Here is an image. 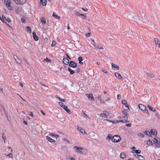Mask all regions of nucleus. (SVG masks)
<instances>
[{"mask_svg":"<svg viewBox=\"0 0 160 160\" xmlns=\"http://www.w3.org/2000/svg\"><path fill=\"white\" fill-rule=\"evenodd\" d=\"M149 78H153L154 77V75L152 73H149L147 72H145Z\"/></svg>","mask_w":160,"mask_h":160,"instance_id":"18","label":"nucleus"},{"mask_svg":"<svg viewBox=\"0 0 160 160\" xmlns=\"http://www.w3.org/2000/svg\"><path fill=\"white\" fill-rule=\"evenodd\" d=\"M120 157L122 158H124L126 157V154L123 152H122L120 154Z\"/></svg>","mask_w":160,"mask_h":160,"instance_id":"30","label":"nucleus"},{"mask_svg":"<svg viewBox=\"0 0 160 160\" xmlns=\"http://www.w3.org/2000/svg\"><path fill=\"white\" fill-rule=\"evenodd\" d=\"M134 156L135 157L138 159L139 160H144L145 158L143 156L138 154H135L134 155Z\"/></svg>","mask_w":160,"mask_h":160,"instance_id":"8","label":"nucleus"},{"mask_svg":"<svg viewBox=\"0 0 160 160\" xmlns=\"http://www.w3.org/2000/svg\"><path fill=\"white\" fill-rule=\"evenodd\" d=\"M55 97H56V98H58L60 101H61L62 102H64L65 101V100L64 99H62L58 95H56L55 96Z\"/></svg>","mask_w":160,"mask_h":160,"instance_id":"26","label":"nucleus"},{"mask_svg":"<svg viewBox=\"0 0 160 160\" xmlns=\"http://www.w3.org/2000/svg\"><path fill=\"white\" fill-rule=\"evenodd\" d=\"M121 140V137L118 135H115L112 138V141L115 142H118Z\"/></svg>","mask_w":160,"mask_h":160,"instance_id":"3","label":"nucleus"},{"mask_svg":"<svg viewBox=\"0 0 160 160\" xmlns=\"http://www.w3.org/2000/svg\"><path fill=\"white\" fill-rule=\"evenodd\" d=\"M63 139L64 141L67 142L68 143H70V142L68 141V140L66 138H63Z\"/></svg>","mask_w":160,"mask_h":160,"instance_id":"51","label":"nucleus"},{"mask_svg":"<svg viewBox=\"0 0 160 160\" xmlns=\"http://www.w3.org/2000/svg\"><path fill=\"white\" fill-rule=\"evenodd\" d=\"M8 22H11V20L8 18H7V19H6V20Z\"/></svg>","mask_w":160,"mask_h":160,"instance_id":"55","label":"nucleus"},{"mask_svg":"<svg viewBox=\"0 0 160 160\" xmlns=\"http://www.w3.org/2000/svg\"><path fill=\"white\" fill-rule=\"evenodd\" d=\"M14 59H15V60H16L17 58H18L17 56L16 55H14Z\"/></svg>","mask_w":160,"mask_h":160,"instance_id":"63","label":"nucleus"},{"mask_svg":"<svg viewBox=\"0 0 160 160\" xmlns=\"http://www.w3.org/2000/svg\"><path fill=\"white\" fill-rule=\"evenodd\" d=\"M125 125L127 127H130L131 125V123L126 124Z\"/></svg>","mask_w":160,"mask_h":160,"instance_id":"56","label":"nucleus"},{"mask_svg":"<svg viewBox=\"0 0 160 160\" xmlns=\"http://www.w3.org/2000/svg\"><path fill=\"white\" fill-rule=\"evenodd\" d=\"M115 75L116 78L119 79H122L123 78L121 75L118 73H115Z\"/></svg>","mask_w":160,"mask_h":160,"instance_id":"15","label":"nucleus"},{"mask_svg":"<svg viewBox=\"0 0 160 160\" xmlns=\"http://www.w3.org/2000/svg\"><path fill=\"white\" fill-rule=\"evenodd\" d=\"M118 121V120H115L114 121H112V122H113V123H116L118 122H119Z\"/></svg>","mask_w":160,"mask_h":160,"instance_id":"61","label":"nucleus"},{"mask_svg":"<svg viewBox=\"0 0 160 160\" xmlns=\"http://www.w3.org/2000/svg\"><path fill=\"white\" fill-rule=\"evenodd\" d=\"M7 7L8 8V9L11 11H12L13 10V8L11 5L7 6Z\"/></svg>","mask_w":160,"mask_h":160,"instance_id":"37","label":"nucleus"},{"mask_svg":"<svg viewBox=\"0 0 160 160\" xmlns=\"http://www.w3.org/2000/svg\"><path fill=\"white\" fill-rule=\"evenodd\" d=\"M155 116L159 118H160V115L158 113H155Z\"/></svg>","mask_w":160,"mask_h":160,"instance_id":"52","label":"nucleus"},{"mask_svg":"<svg viewBox=\"0 0 160 160\" xmlns=\"http://www.w3.org/2000/svg\"><path fill=\"white\" fill-rule=\"evenodd\" d=\"M126 118H125V119H124V120H124V121H123V122H124V123H126V122H129L127 120V119H125Z\"/></svg>","mask_w":160,"mask_h":160,"instance_id":"59","label":"nucleus"},{"mask_svg":"<svg viewBox=\"0 0 160 160\" xmlns=\"http://www.w3.org/2000/svg\"><path fill=\"white\" fill-rule=\"evenodd\" d=\"M148 107L149 108V109L151 110V111H153V112H155L156 111V109L155 108H153L150 105H148Z\"/></svg>","mask_w":160,"mask_h":160,"instance_id":"29","label":"nucleus"},{"mask_svg":"<svg viewBox=\"0 0 160 160\" xmlns=\"http://www.w3.org/2000/svg\"><path fill=\"white\" fill-rule=\"evenodd\" d=\"M41 22L42 24H44L46 22V19L44 17H42L41 19Z\"/></svg>","mask_w":160,"mask_h":160,"instance_id":"28","label":"nucleus"},{"mask_svg":"<svg viewBox=\"0 0 160 160\" xmlns=\"http://www.w3.org/2000/svg\"><path fill=\"white\" fill-rule=\"evenodd\" d=\"M59 104L61 107L63 108L65 110V111L68 113L69 114H70L71 113V111L68 108L67 106L64 105L63 102H59Z\"/></svg>","mask_w":160,"mask_h":160,"instance_id":"1","label":"nucleus"},{"mask_svg":"<svg viewBox=\"0 0 160 160\" xmlns=\"http://www.w3.org/2000/svg\"><path fill=\"white\" fill-rule=\"evenodd\" d=\"M52 16L54 17L56 19H59L60 18V17L55 12H54L53 13Z\"/></svg>","mask_w":160,"mask_h":160,"instance_id":"22","label":"nucleus"},{"mask_svg":"<svg viewBox=\"0 0 160 160\" xmlns=\"http://www.w3.org/2000/svg\"><path fill=\"white\" fill-rule=\"evenodd\" d=\"M133 20L135 22H137L139 21V17L138 16L136 15L134 17H133Z\"/></svg>","mask_w":160,"mask_h":160,"instance_id":"20","label":"nucleus"},{"mask_svg":"<svg viewBox=\"0 0 160 160\" xmlns=\"http://www.w3.org/2000/svg\"><path fill=\"white\" fill-rule=\"evenodd\" d=\"M90 34H91V33L90 32H88V33H87V34H86V35L87 37H89L90 36Z\"/></svg>","mask_w":160,"mask_h":160,"instance_id":"58","label":"nucleus"},{"mask_svg":"<svg viewBox=\"0 0 160 160\" xmlns=\"http://www.w3.org/2000/svg\"><path fill=\"white\" fill-rule=\"evenodd\" d=\"M81 16H82V18H84L85 19H86L87 18V16L84 14H81Z\"/></svg>","mask_w":160,"mask_h":160,"instance_id":"44","label":"nucleus"},{"mask_svg":"<svg viewBox=\"0 0 160 160\" xmlns=\"http://www.w3.org/2000/svg\"><path fill=\"white\" fill-rule=\"evenodd\" d=\"M56 44V42L54 41H53L51 44L52 47H54L55 46Z\"/></svg>","mask_w":160,"mask_h":160,"instance_id":"42","label":"nucleus"},{"mask_svg":"<svg viewBox=\"0 0 160 160\" xmlns=\"http://www.w3.org/2000/svg\"><path fill=\"white\" fill-rule=\"evenodd\" d=\"M16 62L18 63V64H21V60L18 58H17L16 60H15Z\"/></svg>","mask_w":160,"mask_h":160,"instance_id":"36","label":"nucleus"},{"mask_svg":"<svg viewBox=\"0 0 160 160\" xmlns=\"http://www.w3.org/2000/svg\"><path fill=\"white\" fill-rule=\"evenodd\" d=\"M122 113L124 115V116L123 117V118H126V119H128V111L126 110H124L122 112Z\"/></svg>","mask_w":160,"mask_h":160,"instance_id":"10","label":"nucleus"},{"mask_svg":"<svg viewBox=\"0 0 160 160\" xmlns=\"http://www.w3.org/2000/svg\"><path fill=\"white\" fill-rule=\"evenodd\" d=\"M100 116L101 117H104L105 118H107L108 117V116L106 114L103 113H101L100 114Z\"/></svg>","mask_w":160,"mask_h":160,"instance_id":"34","label":"nucleus"},{"mask_svg":"<svg viewBox=\"0 0 160 160\" xmlns=\"http://www.w3.org/2000/svg\"><path fill=\"white\" fill-rule=\"evenodd\" d=\"M22 11V8L21 7H19L18 8L17 10L16 11L17 13H18L19 12H21Z\"/></svg>","mask_w":160,"mask_h":160,"instance_id":"40","label":"nucleus"},{"mask_svg":"<svg viewBox=\"0 0 160 160\" xmlns=\"http://www.w3.org/2000/svg\"><path fill=\"white\" fill-rule=\"evenodd\" d=\"M102 71L105 73H108V72L106 70H102Z\"/></svg>","mask_w":160,"mask_h":160,"instance_id":"64","label":"nucleus"},{"mask_svg":"<svg viewBox=\"0 0 160 160\" xmlns=\"http://www.w3.org/2000/svg\"><path fill=\"white\" fill-rule=\"evenodd\" d=\"M151 18H152L151 17L150 18L149 17H147L146 19L143 20L142 21H141V22H142L145 25H151L152 24V22L153 21V20L151 19Z\"/></svg>","mask_w":160,"mask_h":160,"instance_id":"2","label":"nucleus"},{"mask_svg":"<svg viewBox=\"0 0 160 160\" xmlns=\"http://www.w3.org/2000/svg\"><path fill=\"white\" fill-rule=\"evenodd\" d=\"M112 67V68H116V69L118 70L119 69V67L117 65L113 63H112L111 64Z\"/></svg>","mask_w":160,"mask_h":160,"instance_id":"21","label":"nucleus"},{"mask_svg":"<svg viewBox=\"0 0 160 160\" xmlns=\"http://www.w3.org/2000/svg\"><path fill=\"white\" fill-rule=\"evenodd\" d=\"M122 104L124 105H126L127 104V102L125 100H123L122 101Z\"/></svg>","mask_w":160,"mask_h":160,"instance_id":"45","label":"nucleus"},{"mask_svg":"<svg viewBox=\"0 0 160 160\" xmlns=\"http://www.w3.org/2000/svg\"><path fill=\"white\" fill-rule=\"evenodd\" d=\"M78 60L79 62V63L81 65L83 64V63L82 62L83 60L82 58V57H79L78 58Z\"/></svg>","mask_w":160,"mask_h":160,"instance_id":"25","label":"nucleus"},{"mask_svg":"<svg viewBox=\"0 0 160 160\" xmlns=\"http://www.w3.org/2000/svg\"><path fill=\"white\" fill-rule=\"evenodd\" d=\"M73 148L76 150L77 152L81 154H82L83 153L81 151V150H82L84 149V148H83L78 147L77 146H75L73 147Z\"/></svg>","mask_w":160,"mask_h":160,"instance_id":"7","label":"nucleus"},{"mask_svg":"<svg viewBox=\"0 0 160 160\" xmlns=\"http://www.w3.org/2000/svg\"><path fill=\"white\" fill-rule=\"evenodd\" d=\"M26 29L28 31H31V28L29 26H27L26 28Z\"/></svg>","mask_w":160,"mask_h":160,"instance_id":"47","label":"nucleus"},{"mask_svg":"<svg viewBox=\"0 0 160 160\" xmlns=\"http://www.w3.org/2000/svg\"><path fill=\"white\" fill-rule=\"evenodd\" d=\"M75 13L76 14V15L78 16H81V14L80 13V12L77 11H75Z\"/></svg>","mask_w":160,"mask_h":160,"instance_id":"41","label":"nucleus"},{"mask_svg":"<svg viewBox=\"0 0 160 160\" xmlns=\"http://www.w3.org/2000/svg\"><path fill=\"white\" fill-rule=\"evenodd\" d=\"M44 61H46L47 62H49L50 61V60L48 59V58H46V59H44Z\"/></svg>","mask_w":160,"mask_h":160,"instance_id":"62","label":"nucleus"},{"mask_svg":"<svg viewBox=\"0 0 160 160\" xmlns=\"http://www.w3.org/2000/svg\"><path fill=\"white\" fill-rule=\"evenodd\" d=\"M144 133L148 136H150L151 135L150 132L148 131H146L144 132Z\"/></svg>","mask_w":160,"mask_h":160,"instance_id":"39","label":"nucleus"},{"mask_svg":"<svg viewBox=\"0 0 160 160\" xmlns=\"http://www.w3.org/2000/svg\"><path fill=\"white\" fill-rule=\"evenodd\" d=\"M18 5H23L26 2L27 0H12Z\"/></svg>","mask_w":160,"mask_h":160,"instance_id":"5","label":"nucleus"},{"mask_svg":"<svg viewBox=\"0 0 160 160\" xmlns=\"http://www.w3.org/2000/svg\"><path fill=\"white\" fill-rule=\"evenodd\" d=\"M69 66L71 67L74 68L77 67V64L74 61H71L70 62Z\"/></svg>","mask_w":160,"mask_h":160,"instance_id":"9","label":"nucleus"},{"mask_svg":"<svg viewBox=\"0 0 160 160\" xmlns=\"http://www.w3.org/2000/svg\"><path fill=\"white\" fill-rule=\"evenodd\" d=\"M40 2L42 3V5L43 6H45L46 4H47V1L46 0H43V1L42 2Z\"/></svg>","mask_w":160,"mask_h":160,"instance_id":"35","label":"nucleus"},{"mask_svg":"<svg viewBox=\"0 0 160 160\" xmlns=\"http://www.w3.org/2000/svg\"><path fill=\"white\" fill-rule=\"evenodd\" d=\"M150 133H151L152 135H156L157 134V131L153 129H151L150 131Z\"/></svg>","mask_w":160,"mask_h":160,"instance_id":"16","label":"nucleus"},{"mask_svg":"<svg viewBox=\"0 0 160 160\" xmlns=\"http://www.w3.org/2000/svg\"><path fill=\"white\" fill-rule=\"evenodd\" d=\"M92 42L91 43V44H92L95 47H96V46L95 45V41L93 40L92 39Z\"/></svg>","mask_w":160,"mask_h":160,"instance_id":"43","label":"nucleus"},{"mask_svg":"<svg viewBox=\"0 0 160 160\" xmlns=\"http://www.w3.org/2000/svg\"><path fill=\"white\" fill-rule=\"evenodd\" d=\"M49 135L52 137H59V136L58 135H57L56 134L53 133H50L49 134Z\"/></svg>","mask_w":160,"mask_h":160,"instance_id":"32","label":"nucleus"},{"mask_svg":"<svg viewBox=\"0 0 160 160\" xmlns=\"http://www.w3.org/2000/svg\"><path fill=\"white\" fill-rule=\"evenodd\" d=\"M77 129L78 131H79L82 134L86 133L84 129L81 127H79L78 126H77Z\"/></svg>","mask_w":160,"mask_h":160,"instance_id":"11","label":"nucleus"},{"mask_svg":"<svg viewBox=\"0 0 160 160\" xmlns=\"http://www.w3.org/2000/svg\"><path fill=\"white\" fill-rule=\"evenodd\" d=\"M9 158H12V153H10L7 155Z\"/></svg>","mask_w":160,"mask_h":160,"instance_id":"54","label":"nucleus"},{"mask_svg":"<svg viewBox=\"0 0 160 160\" xmlns=\"http://www.w3.org/2000/svg\"><path fill=\"white\" fill-rule=\"evenodd\" d=\"M82 9L84 11H87L88 10V9L87 8H82Z\"/></svg>","mask_w":160,"mask_h":160,"instance_id":"57","label":"nucleus"},{"mask_svg":"<svg viewBox=\"0 0 160 160\" xmlns=\"http://www.w3.org/2000/svg\"><path fill=\"white\" fill-rule=\"evenodd\" d=\"M154 143L155 144L156 147L160 148V139L159 138H154L153 140Z\"/></svg>","mask_w":160,"mask_h":160,"instance_id":"4","label":"nucleus"},{"mask_svg":"<svg viewBox=\"0 0 160 160\" xmlns=\"http://www.w3.org/2000/svg\"><path fill=\"white\" fill-rule=\"evenodd\" d=\"M154 42L156 45L159 48H160V43L158 39L157 38H154Z\"/></svg>","mask_w":160,"mask_h":160,"instance_id":"12","label":"nucleus"},{"mask_svg":"<svg viewBox=\"0 0 160 160\" xmlns=\"http://www.w3.org/2000/svg\"><path fill=\"white\" fill-rule=\"evenodd\" d=\"M146 142V144L149 145H152L153 144L152 143V141H151L150 139L147 141Z\"/></svg>","mask_w":160,"mask_h":160,"instance_id":"24","label":"nucleus"},{"mask_svg":"<svg viewBox=\"0 0 160 160\" xmlns=\"http://www.w3.org/2000/svg\"><path fill=\"white\" fill-rule=\"evenodd\" d=\"M68 71L69 72H70V74L71 75L75 73V72L74 71L72 70L70 68H68Z\"/></svg>","mask_w":160,"mask_h":160,"instance_id":"33","label":"nucleus"},{"mask_svg":"<svg viewBox=\"0 0 160 160\" xmlns=\"http://www.w3.org/2000/svg\"><path fill=\"white\" fill-rule=\"evenodd\" d=\"M32 35L33 39L35 41H37L38 40V38L36 35V32H32Z\"/></svg>","mask_w":160,"mask_h":160,"instance_id":"14","label":"nucleus"},{"mask_svg":"<svg viewBox=\"0 0 160 160\" xmlns=\"http://www.w3.org/2000/svg\"><path fill=\"white\" fill-rule=\"evenodd\" d=\"M88 99L92 101L94 100V98L93 97V95L92 94H89L88 95Z\"/></svg>","mask_w":160,"mask_h":160,"instance_id":"19","label":"nucleus"},{"mask_svg":"<svg viewBox=\"0 0 160 160\" xmlns=\"http://www.w3.org/2000/svg\"><path fill=\"white\" fill-rule=\"evenodd\" d=\"M138 107L140 110L143 111H146L147 112H148V111L147 109L146 106L142 104H140L138 105Z\"/></svg>","mask_w":160,"mask_h":160,"instance_id":"6","label":"nucleus"},{"mask_svg":"<svg viewBox=\"0 0 160 160\" xmlns=\"http://www.w3.org/2000/svg\"><path fill=\"white\" fill-rule=\"evenodd\" d=\"M21 21L22 22L24 23H25L26 22V21L25 20V19L24 18H21Z\"/></svg>","mask_w":160,"mask_h":160,"instance_id":"53","label":"nucleus"},{"mask_svg":"<svg viewBox=\"0 0 160 160\" xmlns=\"http://www.w3.org/2000/svg\"><path fill=\"white\" fill-rule=\"evenodd\" d=\"M95 48H97L98 49H101V50H103L104 49V48L103 47L101 46H96V47H95Z\"/></svg>","mask_w":160,"mask_h":160,"instance_id":"38","label":"nucleus"},{"mask_svg":"<svg viewBox=\"0 0 160 160\" xmlns=\"http://www.w3.org/2000/svg\"><path fill=\"white\" fill-rule=\"evenodd\" d=\"M4 1L6 6L11 5V2L10 0H4Z\"/></svg>","mask_w":160,"mask_h":160,"instance_id":"17","label":"nucleus"},{"mask_svg":"<svg viewBox=\"0 0 160 160\" xmlns=\"http://www.w3.org/2000/svg\"><path fill=\"white\" fill-rule=\"evenodd\" d=\"M98 100L100 102H101L102 100L101 97L100 96H98L97 97Z\"/></svg>","mask_w":160,"mask_h":160,"instance_id":"49","label":"nucleus"},{"mask_svg":"<svg viewBox=\"0 0 160 160\" xmlns=\"http://www.w3.org/2000/svg\"><path fill=\"white\" fill-rule=\"evenodd\" d=\"M141 152V151L140 150H134L132 151L133 153H136L137 154L140 153Z\"/></svg>","mask_w":160,"mask_h":160,"instance_id":"31","label":"nucleus"},{"mask_svg":"<svg viewBox=\"0 0 160 160\" xmlns=\"http://www.w3.org/2000/svg\"><path fill=\"white\" fill-rule=\"evenodd\" d=\"M112 135L111 134H109L106 138V139L108 141H109L112 138Z\"/></svg>","mask_w":160,"mask_h":160,"instance_id":"27","label":"nucleus"},{"mask_svg":"<svg viewBox=\"0 0 160 160\" xmlns=\"http://www.w3.org/2000/svg\"><path fill=\"white\" fill-rule=\"evenodd\" d=\"M47 138L48 139V140L50 142H54L55 141L54 140L52 139L51 138L48 136H47Z\"/></svg>","mask_w":160,"mask_h":160,"instance_id":"23","label":"nucleus"},{"mask_svg":"<svg viewBox=\"0 0 160 160\" xmlns=\"http://www.w3.org/2000/svg\"><path fill=\"white\" fill-rule=\"evenodd\" d=\"M2 138L3 140H4V142H5V141L6 139V137L5 136H4L3 133V134H2Z\"/></svg>","mask_w":160,"mask_h":160,"instance_id":"48","label":"nucleus"},{"mask_svg":"<svg viewBox=\"0 0 160 160\" xmlns=\"http://www.w3.org/2000/svg\"><path fill=\"white\" fill-rule=\"evenodd\" d=\"M63 63L66 65H68L69 63V60L66 58H64L63 59Z\"/></svg>","mask_w":160,"mask_h":160,"instance_id":"13","label":"nucleus"},{"mask_svg":"<svg viewBox=\"0 0 160 160\" xmlns=\"http://www.w3.org/2000/svg\"><path fill=\"white\" fill-rule=\"evenodd\" d=\"M138 136H141L142 138H143L144 137V135L141 133H138Z\"/></svg>","mask_w":160,"mask_h":160,"instance_id":"46","label":"nucleus"},{"mask_svg":"<svg viewBox=\"0 0 160 160\" xmlns=\"http://www.w3.org/2000/svg\"><path fill=\"white\" fill-rule=\"evenodd\" d=\"M76 71L78 73H79L80 71V69L79 67H78L77 68V69L76 70Z\"/></svg>","mask_w":160,"mask_h":160,"instance_id":"50","label":"nucleus"},{"mask_svg":"<svg viewBox=\"0 0 160 160\" xmlns=\"http://www.w3.org/2000/svg\"><path fill=\"white\" fill-rule=\"evenodd\" d=\"M23 122L24 124H25L26 125H27L28 124V122L25 120L23 121Z\"/></svg>","mask_w":160,"mask_h":160,"instance_id":"60","label":"nucleus"}]
</instances>
